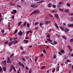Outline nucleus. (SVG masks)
Masks as SVG:
<instances>
[{"label":"nucleus","instance_id":"1","mask_svg":"<svg viewBox=\"0 0 73 73\" xmlns=\"http://www.w3.org/2000/svg\"><path fill=\"white\" fill-rule=\"evenodd\" d=\"M40 13V11L38 10H36L34 11L33 12H32L31 14H30V15H33V14H36V13Z\"/></svg>","mask_w":73,"mask_h":73},{"label":"nucleus","instance_id":"2","mask_svg":"<svg viewBox=\"0 0 73 73\" xmlns=\"http://www.w3.org/2000/svg\"><path fill=\"white\" fill-rule=\"evenodd\" d=\"M15 66H14L13 65H11L10 67V69L9 70V71L10 72H11L12 71V70H13V69H14L15 68Z\"/></svg>","mask_w":73,"mask_h":73},{"label":"nucleus","instance_id":"3","mask_svg":"<svg viewBox=\"0 0 73 73\" xmlns=\"http://www.w3.org/2000/svg\"><path fill=\"white\" fill-rule=\"evenodd\" d=\"M31 7L33 8H35L37 7V5H31Z\"/></svg>","mask_w":73,"mask_h":73},{"label":"nucleus","instance_id":"4","mask_svg":"<svg viewBox=\"0 0 73 73\" xmlns=\"http://www.w3.org/2000/svg\"><path fill=\"white\" fill-rule=\"evenodd\" d=\"M7 63H9V64H11L12 63V61H10V58L8 57L7 58Z\"/></svg>","mask_w":73,"mask_h":73},{"label":"nucleus","instance_id":"5","mask_svg":"<svg viewBox=\"0 0 73 73\" xmlns=\"http://www.w3.org/2000/svg\"><path fill=\"white\" fill-rule=\"evenodd\" d=\"M23 33L21 31H20L18 33L19 36H22V35H23Z\"/></svg>","mask_w":73,"mask_h":73},{"label":"nucleus","instance_id":"6","mask_svg":"<svg viewBox=\"0 0 73 73\" xmlns=\"http://www.w3.org/2000/svg\"><path fill=\"white\" fill-rule=\"evenodd\" d=\"M13 11L11 13V14H13V13H17V10H13Z\"/></svg>","mask_w":73,"mask_h":73},{"label":"nucleus","instance_id":"7","mask_svg":"<svg viewBox=\"0 0 73 73\" xmlns=\"http://www.w3.org/2000/svg\"><path fill=\"white\" fill-rule=\"evenodd\" d=\"M68 27H73V24H68Z\"/></svg>","mask_w":73,"mask_h":73},{"label":"nucleus","instance_id":"8","mask_svg":"<svg viewBox=\"0 0 73 73\" xmlns=\"http://www.w3.org/2000/svg\"><path fill=\"white\" fill-rule=\"evenodd\" d=\"M50 22H51V21H45V23L47 25H48V24H49L50 23Z\"/></svg>","mask_w":73,"mask_h":73},{"label":"nucleus","instance_id":"9","mask_svg":"<svg viewBox=\"0 0 73 73\" xmlns=\"http://www.w3.org/2000/svg\"><path fill=\"white\" fill-rule=\"evenodd\" d=\"M69 31V29H67L66 28L65 29L64 31L65 32H66V33H67V32Z\"/></svg>","mask_w":73,"mask_h":73},{"label":"nucleus","instance_id":"10","mask_svg":"<svg viewBox=\"0 0 73 73\" xmlns=\"http://www.w3.org/2000/svg\"><path fill=\"white\" fill-rule=\"evenodd\" d=\"M2 69L3 70L4 72H5L7 70V68L6 67H2Z\"/></svg>","mask_w":73,"mask_h":73},{"label":"nucleus","instance_id":"11","mask_svg":"<svg viewBox=\"0 0 73 73\" xmlns=\"http://www.w3.org/2000/svg\"><path fill=\"white\" fill-rule=\"evenodd\" d=\"M54 15H55L56 17V18H57V19H58V15L57 13L55 14Z\"/></svg>","mask_w":73,"mask_h":73},{"label":"nucleus","instance_id":"12","mask_svg":"<svg viewBox=\"0 0 73 73\" xmlns=\"http://www.w3.org/2000/svg\"><path fill=\"white\" fill-rule=\"evenodd\" d=\"M13 42L12 41L10 42L9 44V46H11L12 44H13Z\"/></svg>","mask_w":73,"mask_h":73},{"label":"nucleus","instance_id":"13","mask_svg":"<svg viewBox=\"0 0 73 73\" xmlns=\"http://www.w3.org/2000/svg\"><path fill=\"white\" fill-rule=\"evenodd\" d=\"M68 47L70 51H71V52H72V48L70 47V46L69 45H68Z\"/></svg>","mask_w":73,"mask_h":73},{"label":"nucleus","instance_id":"14","mask_svg":"<svg viewBox=\"0 0 73 73\" xmlns=\"http://www.w3.org/2000/svg\"><path fill=\"white\" fill-rule=\"evenodd\" d=\"M62 38H64L65 40H66V36H65V35H63L62 36Z\"/></svg>","mask_w":73,"mask_h":73},{"label":"nucleus","instance_id":"15","mask_svg":"<svg viewBox=\"0 0 73 73\" xmlns=\"http://www.w3.org/2000/svg\"><path fill=\"white\" fill-rule=\"evenodd\" d=\"M27 25V21H25L23 24V27H25Z\"/></svg>","mask_w":73,"mask_h":73},{"label":"nucleus","instance_id":"16","mask_svg":"<svg viewBox=\"0 0 73 73\" xmlns=\"http://www.w3.org/2000/svg\"><path fill=\"white\" fill-rule=\"evenodd\" d=\"M17 42H18L17 40H15L14 41H13L14 44H16L17 43Z\"/></svg>","mask_w":73,"mask_h":73},{"label":"nucleus","instance_id":"17","mask_svg":"<svg viewBox=\"0 0 73 73\" xmlns=\"http://www.w3.org/2000/svg\"><path fill=\"white\" fill-rule=\"evenodd\" d=\"M28 40H24V41L25 42V44H27V42H28Z\"/></svg>","mask_w":73,"mask_h":73},{"label":"nucleus","instance_id":"18","mask_svg":"<svg viewBox=\"0 0 73 73\" xmlns=\"http://www.w3.org/2000/svg\"><path fill=\"white\" fill-rule=\"evenodd\" d=\"M60 28L61 30H62V31H64V28H63V27H62L61 26H60L59 27Z\"/></svg>","mask_w":73,"mask_h":73},{"label":"nucleus","instance_id":"19","mask_svg":"<svg viewBox=\"0 0 73 73\" xmlns=\"http://www.w3.org/2000/svg\"><path fill=\"white\" fill-rule=\"evenodd\" d=\"M58 9L61 12H63V11H64V10L62 9L59 8Z\"/></svg>","mask_w":73,"mask_h":73},{"label":"nucleus","instance_id":"20","mask_svg":"<svg viewBox=\"0 0 73 73\" xmlns=\"http://www.w3.org/2000/svg\"><path fill=\"white\" fill-rule=\"evenodd\" d=\"M7 62L6 61V60H5L4 61V66H5V65H6V63Z\"/></svg>","mask_w":73,"mask_h":73},{"label":"nucleus","instance_id":"21","mask_svg":"<svg viewBox=\"0 0 73 73\" xmlns=\"http://www.w3.org/2000/svg\"><path fill=\"white\" fill-rule=\"evenodd\" d=\"M60 52L61 53H64V52H65V51H64L63 50H60Z\"/></svg>","mask_w":73,"mask_h":73},{"label":"nucleus","instance_id":"22","mask_svg":"<svg viewBox=\"0 0 73 73\" xmlns=\"http://www.w3.org/2000/svg\"><path fill=\"white\" fill-rule=\"evenodd\" d=\"M45 66H43L42 67L40 68V69H41V70H42V69H45Z\"/></svg>","mask_w":73,"mask_h":73},{"label":"nucleus","instance_id":"23","mask_svg":"<svg viewBox=\"0 0 73 73\" xmlns=\"http://www.w3.org/2000/svg\"><path fill=\"white\" fill-rule=\"evenodd\" d=\"M21 59L23 61H24L25 62L26 61V60H25V58H22Z\"/></svg>","mask_w":73,"mask_h":73},{"label":"nucleus","instance_id":"24","mask_svg":"<svg viewBox=\"0 0 73 73\" xmlns=\"http://www.w3.org/2000/svg\"><path fill=\"white\" fill-rule=\"evenodd\" d=\"M21 23H22V22L21 21H20L18 23V26H20Z\"/></svg>","mask_w":73,"mask_h":73},{"label":"nucleus","instance_id":"25","mask_svg":"<svg viewBox=\"0 0 73 73\" xmlns=\"http://www.w3.org/2000/svg\"><path fill=\"white\" fill-rule=\"evenodd\" d=\"M27 27L29 28V23H27Z\"/></svg>","mask_w":73,"mask_h":73},{"label":"nucleus","instance_id":"26","mask_svg":"<svg viewBox=\"0 0 73 73\" xmlns=\"http://www.w3.org/2000/svg\"><path fill=\"white\" fill-rule=\"evenodd\" d=\"M57 12V11H55L54 10H52V13H54V12Z\"/></svg>","mask_w":73,"mask_h":73},{"label":"nucleus","instance_id":"27","mask_svg":"<svg viewBox=\"0 0 73 73\" xmlns=\"http://www.w3.org/2000/svg\"><path fill=\"white\" fill-rule=\"evenodd\" d=\"M9 42V41L7 40V41H6L5 42L4 44H8V43Z\"/></svg>","mask_w":73,"mask_h":73},{"label":"nucleus","instance_id":"28","mask_svg":"<svg viewBox=\"0 0 73 73\" xmlns=\"http://www.w3.org/2000/svg\"><path fill=\"white\" fill-rule=\"evenodd\" d=\"M69 9H67V10H65L64 11L65 12H69Z\"/></svg>","mask_w":73,"mask_h":73},{"label":"nucleus","instance_id":"29","mask_svg":"<svg viewBox=\"0 0 73 73\" xmlns=\"http://www.w3.org/2000/svg\"><path fill=\"white\" fill-rule=\"evenodd\" d=\"M47 40L48 41H49L50 42H52V41L50 39H47Z\"/></svg>","mask_w":73,"mask_h":73},{"label":"nucleus","instance_id":"30","mask_svg":"<svg viewBox=\"0 0 73 73\" xmlns=\"http://www.w3.org/2000/svg\"><path fill=\"white\" fill-rule=\"evenodd\" d=\"M21 66H22L23 67V68H25V66H24V64H23V63H21Z\"/></svg>","mask_w":73,"mask_h":73},{"label":"nucleus","instance_id":"31","mask_svg":"<svg viewBox=\"0 0 73 73\" xmlns=\"http://www.w3.org/2000/svg\"><path fill=\"white\" fill-rule=\"evenodd\" d=\"M55 25H56L57 28H58H58H59V27H58V25H57V24L56 23H55Z\"/></svg>","mask_w":73,"mask_h":73},{"label":"nucleus","instance_id":"32","mask_svg":"<svg viewBox=\"0 0 73 73\" xmlns=\"http://www.w3.org/2000/svg\"><path fill=\"white\" fill-rule=\"evenodd\" d=\"M14 57V54L13 53H12V54L10 56V57L11 58L12 57V56Z\"/></svg>","mask_w":73,"mask_h":73},{"label":"nucleus","instance_id":"33","mask_svg":"<svg viewBox=\"0 0 73 73\" xmlns=\"http://www.w3.org/2000/svg\"><path fill=\"white\" fill-rule=\"evenodd\" d=\"M17 7L18 8H21V6L19 5H17Z\"/></svg>","mask_w":73,"mask_h":73},{"label":"nucleus","instance_id":"34","mask_svg":"<svg viewBox=\"0 0 73 73\" xmlns=\"http://www.w3.org/2000/svg\"><path fill=\"white\" fill-rule=\"evenodd\" d=\"M0 72H2V68L0 66Z\"/></svg>","mask_w":73,"mask_h":73},{"label":"nucleus","instance_id":"35","mask_svg":"<svg viewBox=\"0 0 73 73\" xmlns=\"http://www.w3.org/2000/svg\"><path fill=\"white\" fill-rule=\"evenodd\" d=\"M18 64L19 65H20L21 66V62H18Z\"/></svg>","mask_w":73,"mask_h":73},{"label":"nucleus","instance_id":"36","mask_svg":"<svg viewBox=\"0 0 73 73\" xmlns=\"http://www.w3.org/2000/svg\"><path fill=\"white\" fill-rule=\"evenodd\" d=\"M54 72H55V68H53L52 70V72L54 73Z\"/></svg>","mask_w":73,"mask_h":73},{"label":"nucleus","instance_id":"37","mask_svg":"<svg viewBox=\"0 0 73 73\" xmlns=\"http://www.w3.org/2000/svg\"><path fill=\"white\" fill-rule=\"evenodd\" d=\"M54 42L53 43L54 45H56V44H57V42L54 41Z\"/></svg>","mask_w":73,"mask_h":73},{"label":"nucleus","instance_id":"38","mask_svg":"<svg viewBox=\"0 0 73 73\" xmlns=\"http://www.w3.org/2000/svg\"><path fill=\"white\" fill-rule=\"evenodd\" d=\"M10 25H11V23H10V22H9L8 27H10Z\"/></svg>","mask_w":73,"mask_h":73},{"label":"nucleus","instance_id":"39","mask_svg":"<svg viewBox=\"0 0 73 73\" xmlns=\"http://www.w3.org/2000/svg\"><path fill=\"white\" fill-rule=\"evenodd\" d=\"M37 61V57H36L35 59V61Z\"/></svg>","mask_w":73,"mask_h":73},{"label":"nucleus","instance_id":"40","mask_svg":"<svg viewBox=\"0 0 73 73\" xmlns=\"http://www.w3.org/2000/svg\"><path fill=\"white\" fill-rule=\"evenodd\" d=\"M50 5H51V4H50V3H49V4L48 5V7H50V8L51 7V6H50Z\"/></svg>","mask_w":73,"mask_h":73},{"label":"nucleus","instance_id":"41","mask_svg":"<svg viewBox=\"0 0 73 73\" xmlns=\"http://www.w3.org/2000/svg\"><path fill=\"white\" fill-rule=\"evenodd\" d=\"M66 62H71V61L69 60H68L67 59Z\"/></svg>","mask_w":73,"mask_h":73},{"label":"nucleus","instance_id":"42","mask_svg":"<svg viewBox=\"0 0 73 73\" xmlns=\"http://www.w3.org/2000/svg\"><path fill=\"white\" fill-rule=\"evenodd\" d=\"M52 7H53V8H55L56 7V5H52Z\"/></svg>","mask_w":73,"mask_h":73},{"label":"nucleus","instance_id":"43","mask_svg":"<svg viewBox=\"0 0 73 73\" xmlns=\"http://www.w3.org/2000/svg\"><path fill=\"white\" fill-rule=\"evenodd\" d=\"M67 5L68 6V7H70V4L69 3H68L67 4Z\"/></svg>","mask_w":73,"mask_h":73},{"label":"nucleus","instance_id":"44","mask_svg":"<svg viewBox=\"0 0 73 73\" xmlns=\"http://www.w3.org/2000/svg\"><path fill=\"white\" fill-rule=\"evenodd\" d=\"M43 52L44 53H46V50H43Z\"/></svg>","mask_w":73,"mask_h":73},{"label":"nucleus","instance_id":"45","mask_svg":"<svg viewBox=\"0 0 73 73\" xmlns=\"http://www.w3.org/2000/svg\"><path fill=\"white\" fill-rule=\"evenodd\" d=\"M70 42H73V39H71L70 40Z\"/></svg>","mask_w":73,"mask_h":73},{"label":"nucleus","instance_id":"46","mask_svg":"<svg viewBox=\"0 0 73 73\" xmlns=\"http://www.w3.org/2000/svg\"><path fill=\"white\" fill-rule=\"evenodd\" d=\"M47 37L48 38H50V36H49V35H47Z\"/></svg>","mask_w":73,"mask_h":73},{"label":"nucleus","instance_id":"47","mask_svg":"<svg viewBox=\"0 0 73 73\" xmlns=\"http://www.w3.org/2000/svg\"><path fill=\"white\" fill-rule=\"evenodd\" d=\"M53 57H54V59H55V58H56V55H54L53 56Z\"/></svg>","mask_w":73,"mask_h":73},{"label":"nucleus","instance_id":"48","mask_svg":"<svg viewBox=\"0 0 73 73\" xmlns=\"http://www.w3.org/2000/svg\"><path fill=\"white\" fill-rule=\"evenodd\" d=\"M37 24H39V23H35V25H37Z\"/></svg>","mask_w":73,"mask_h":73},{"label":"nucleus","instance_id":"49","mask_svg":"<svg viewBox=\"0 0 73 73\" xmlns=\"http://www.w3.org/2000/svg\"><path fill=\"white\" fill-rule=\"evenodd\" d=\"M13 69L14 72H16V69L15 68V67Z\"/></svg>","mask_w":73,"mask_h":73},{"label":"nucleus","instance_id":"50","mask_svg":"<svg viewBox=\"0 0 73 73\" xmlns=\"http://www.w3.org/2000/svg\"><path fill=\"white\" fill-rule=\"evenodd\" d=\"M32 72V70H29V73H31Z\"/></svg>","mask_w":73,"mask_h":73},{"label":"nucleus","instance_id":"51","mask_svg":"<svg viewBox=\"0 0 73 73\" xmlns=\"http://www.w3.org/2000/svg\"><path fill=\"white\" fill-rule=\"evenodd\" d=\"M12 19H15V17H14V15H12Z\"/></svg>","mask_w":73,"mask_h":73},{"label":"nucleus","instance_id":"52","mask_svg":"<svg viewBox=\"0 0 73 73\" xmlns=\"http://www.w3.org/2000/svg\"><path fill=\"white\" fill-rule=\"evenodd\" d=\"M28 32H29V33H32V31H28Z\"/></svg>","mask_w":73,"mask_h":73},{"label":"nucleus","instance_id":"53","mask_svg":"<svg viewBox=\"0 0 73 73\" xmlns=\"http://www.w3.org/2000/svg\"><path fill=\"white\" fill-rule=\"evenodd\" d=\"M25 68H26V69H27V70H28V67L26 66L25 67Z\"/></svg>","mask_w":73,"mask_h":73},{"label":"nucleus","instance_id":"54","mask_svg":"<svg viewBox=\"0 0 73 73\" xmlns=\"http://www.w3.org/2000/svg\"><path fill=\"white\" fill-rule=\"evenodd\" d=\"M18 31V30H16L14 32H15V33H16Z\"/></svg>","mask_w":73,"mask_h":73},{"label":"nucleus","instance_id":"55","mask_svg":"<svg viewBox=\"0 0 73 73\" xmlns=\"http://www.w3.org/2000/svg\"><path fill=\"white\" fill-rule=\"evenodd\" d=\"M49 16H50V17H52V18H53V16H52V15H50V14H49Z\"/></svg>","mask_w":73,"mask_h":73},{"label":"nucleus","instance_id":"56","mask_svg":"<svg viewBox=\"0 0 73 73\" xmlns=\"http://www.w3.org/2000/svg\"><path fill=\"white\" fill-rule=\"evenodd\" d=\"M10 38V41H12V40H13L12 38Z\"/></svg>","mask_w":73,"mask_h":73},{"label":"nucleus","instance_id":"57","mask_svg":"<svg viewBox=\"0 0 73 73\" xmlns=\"http://www.w3.org/2000/svg\"><path fill=\"white\" fill-rule=\"evenodd\" d=\"M20 49H21L22 50H23V48L22 47H20Z\"/></svg>","mask_w":73,"mask_h":73},{"label":"nucleus","instance_id":"58","mask_svg":"<svg viewBox=\"0 0 73 73\" xmlns=\"http://www.w3.org/2000/svg\"><path fill=\"white\" fill-rule=\"evenodd\" d=\"M1 32H2V33H4V30H2Z\"/></svg>","mask_w":73,"mask_h":73},{"label":"nucleus","instance_id":"59","mask_svg":"<svg viewBox=\"0 0 73 73\" xmlns=\"http://www.w3.org/2000/svg\"><path fill=\"white\" fill-rule=\"evenodd\" d=\"M41 25H42V24L41 23H40V26L41 27H42V26H41Z\"/></svg>","mask_w":73,"mask_h":73},{"label":"nucleus","instance_id":"60","mask_svg":"<svg viewBox=\"0 0 73 73\" xmlns=\"http://www.w3.org/2000/svg\"><path fill=\"white\" fill-rule=\"evenodd\" d=\"M44 54H41V55L40 56L41 57H43V55Z\"/></svg>","mask_w":73,"mask_h":73},{"label":"nucleus","instance_id":"61","mask_svg":"<svg viewBox=\"0 0 73 73\" xmlns=\"http://www.w3.org/2000/svg\"><path fill=\"white\" fill-rule=\"evenodd\" d=\"M28 38H29V37H27L25 39H26V40H27V39H28Z\"/></svg>","mask_w":73,"mask_h":73},{"label":"nucleus","instance_id":"62","mask_svg":"<svg viewBox=\"0 0 73 73\" xmlns=\"http://www.w3.org/2000/svg\"><path fill=\"white\" fill-rule=\"evenodd\" d=\"M39 3H42V1H40L39 2Z\"/></svg>","mask_w":73,"mask_h":73},{"label":"nucleus","instance_id":"63","mask_svg":"<svg viewBox=\"0 0 73 73\" xmlns=\"http://www.w3.org/2000/svg\"><path fill=\"white\" fill-rule=\"evenodd\" d=\"M38 28V27H37L35 28V30H36V29H37Z\"/></svg>","mask_w":73,"mask_h":73},{"label":"nucleus","instance_id":"64","mask_svg":"<svg viewBox=\"0 0 73 73\" xmlns=\"http://www.w3.org/2000/svg\"><path fill=\"white\" fill-rule=\"evenodd\" d=\"M47 73H49V70H48L47 72Z\"/></svg>","mask_w":73,"mask_h":73}]
</instances>
